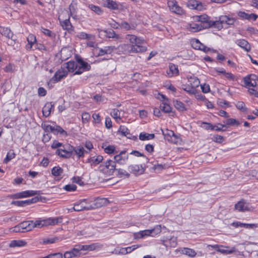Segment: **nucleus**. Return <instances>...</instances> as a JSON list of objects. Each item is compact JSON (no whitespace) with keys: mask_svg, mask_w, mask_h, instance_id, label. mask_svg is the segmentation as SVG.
<instances>
[{"mask_svg":"<svg viewBox=\"0 0 258 258\" xmlns=\"http://www.w3.org/2000/svg\"><path fill=\"white\" fill-rule=\"evenodd\" d=\"M103 158L101 155H98L97 156H93L89 158L87 160V162L91 163V165H96L99 164L102 161Z\"/></svg>","mask_w":258,"mask_h":258,"instance_id":"nucleus-31","label":"nucleus"},{"mask_svg":"<svg viewBox=\"0 0 258 258\" xmlns=\"http://www.w3.org/2000/svg\"><path fill=\"white\" fill-rule=\"evenodd\" d=\"M99 168L103 173L109 175H112L116 169L115 161L112 160H108L104 164H101Z\"/></svg>","mask_w":258,"mask_h":258,"instance_id":"nucleus-3","label":"nucleus"},{"mask_svg":"<svg viewBox=\"0 0 258 258\" xmlns=\"http://www.w3.org/2000/svg\"><path fill=\"white\" fill-rule=\"evenodd\" d=\"M189 31L192 32H196L203 29V27L202 24L193 23L189 25V26L187 28Z\"/></svg>","mask_w":258,"mask_h":258,"instance_id":"nucleus-35","label":"nucleus"},{"mask_svg":"<svg viewBox=\"0 0 258 258\" xmlns=\"http://www.w3.org/2000/svg\"><path fill=\"white\" fill-rule=\"evenodd\" d=\"M125 39L132 44L131 45H137L139 48L141 47H146L143 45L145 43V40L143 38L138 37L134 35H126Z\"/></svg>","mask_w":258,"mask_h":258,"instance_id":"nucleus-7","label":"nucleus"},{"mask_svg":"<svg viewBox=\"0 0 258 258\" xmlns=\"http://www.w3.org/2000/svg\"><path fill=\"white\" fill-rule=\"evenodd\" d=\"M38 200H39V198L38 197H35L30 200H25V201H23L24 203V206H26V205H30L32 203H36L37 202V201H38Z\"/></svg>","mask_w":258,"mask_h":258,"instance_id":"nucleus-60","label":"nucleus"},{"mask_svg":"<svg viewBox=\"0 0 258 258\" xmlns=\"http://www.w3.org/2000/svg\"><path fill=\"white\" fill-rule=\"evenodd\" d=\"M78 37L81 39L90 40L93 38V36L91 34L82 32L78 34Z\"/></svg>","mask_w":258,"mask_h":258,"instance_id":"nucleus-49","label":"nucleus"},{"mask_svg":"<svg viewBox=\"0 0 258 258\" xmlns=\"http://www.w3.org/2000/svg\"><path fill=\"white\" fill-rule=\"evenodd\" d=\"M108 203L109 201L106 198H97L90 202L89 205L90 210L97 209L106 206Z\"/></svg>","mask_w":258,"mask_h":258,"instance_id":"nucleus-8","label":"nucleus"},{"mask_svg":"<svg viewBox=\"0 0 258 258\" xmlns=\"http://www.w3.org/2000/svg\"><path fill=\"white\" fill-rule=\"evenodd\" d=\"M96 248V244L93 243L90 245H81L80 248H79L80 250H93L95 249Z\"/></svg>","mask_w":258,"mask_h":258,"instance_id":"nucleus-52","label":"nucleus"},{"mask_svg":"<svg viewBox=\"0 0 258 258\" xmlns=\"http://www.w3.org/2000/svg\"><path fill=\"white\" fill-rule=\"evenodd\" d=\"M68 71L63 67H61L54 74V75L50 79V82L56 83L60 81L63 78L68 76Z\"/></svg>","mask_w":258,"mask_h":258,"instance_id":"nucleus-5","label":"nucleus"},{"mask_svg":"<svg viewBox=\"0 0 258 258\" xmlns=\"http://www.w3.org/2000/svg\"><path fill=\"white\" fill-rule=\"evenodd\" d=\"M183 252L190 257H195L197 254L196 252L194 249L189 248H184Z\"/></svg>","mask_w":258,"mask_h":258,"instance_id":"nucleus-50","label":"nucleus"},{"mask_svg":"<svg viewBox=\"0 0 258 258\" xmlns=\"http://www.w3.org/2000/svg\"><path fill=\"white\" fill-rule=\"evenodd\" d=\"M63 169L59 166H55L51 170V173L54 176L60 175L63 173Z\"/></svg>","mask_w":258,"mask_h":258,"instance_id":"nucleus-46","label":"nucleus"},{"mask_svg":"<svg viewBox=\"0 0 258 258\" xmlns=\"http://www.w3.org/2000/svg\"><path fill=\"white\" fill-rule=\"evenodd\" d=\"M118 49L122 51L123 53H140L145 52L147 50V47L139 48L137 45H131L130 44H122L118 46Z\"/></svg>","mask_w":258,"mask_h":258,"instance_id":"nucleus-2","label":"nucleus"},{"mask_svg":"<svg viewBox=\"0 0 258 258\" xmlns=\"http://www.w3.org/2000/svg\"><path fill=\"white\" fill-rule=\"evenodd\" d=\"M208 247H211L213 248H214L215 250H216L218 252H220L222 253H224V254H230V253H231L232 252V250H225V249H221L220 248V246L219 245H217V244H216V245H209L208 246ZM221 247H222V246H221Z\"/></svg>","mask_w":258,"mask_h":258,"instance_id":"nucleus-43","label":"nucleus"},{"mask_svg":"<svg viewBox=\"0 0 258 258\" xmlns=\"http://www.w3.org/2000/svg\"><path fill=\"white\" fill-rule=\"evenodd\" d=\"M60 24L63 29L70 30L72 28V25L70 21V18L61 21L59 19Z\"/></svg>","mask_w":258,"mask_h":258,"instance_id":"nucleus-34","label":"nucleus"},{"mask_svg":"<svg viewBox=\"0 0 258 258\" xmlns=\"http://www.w3.org/2000/svg\"><path fill=\"white\" fill-rule=\"evenodd\" d=\"M77 70L74 73V75H80L84 72L88 71L91 69V66L88 62L84 61L81 57H77Z\"/></svg>","mask_w":258,"mask_h":258,"instance_id":"nucleus-4","label":"nucleus"},{"mask_svg":"<svg viewBox=\"0 0 258 258\" xmlns=\"http://www.w3.org/2000/svg\"><path fill=\"white\" fill-rule=\"evenodd\" d=\"M112 253L116 254H127V251L125 247H122L119 249H115Z\"/></svg>","mask_w":258,"mask_h":258,"instance_id":"nucleus-58","label":"nucleus"},{"mask_svg":"<svg viewBox=\"0 0 258 258\" xmlns=\"http://www.w3.org/2000/svg\"><path fill=\"white\" fill-rule=\"evenodd\" d=\"M15 157V154L13 151L8 152L6 158L3 160L4 163L7 164L10 161L14 158Z\"/></svg>","mask_w":258,"mask_h":258,"instance_id":"nucleus-47","label":"nucleus"},{"mask_svg":"<svg viewBox=\"0 0 258 258\" xmlns=\"http://www.w3.org/2000/svg\"><path fill=\"white\" fill-rule=\"evenodd\" d=\"M254 80H256V76L254 75H250L244 77L243 80L245 86L249 89L251 86V81Z\"/></svg>","mask_w":258,"mask_h":258,"instance_id":"nucleus-32","label":"nucleus"},{"mask_svg":"<svg viewBox=\"0 0 258 258\" xmlns=\"http://www.w3.org/2000/svg\"><path fill=\"white\" fill-rule=\"evenodd\" d=\"M223 123H224L227 125L238 126L240 124V122L238 120L232 118L226 119L223 121Z\"/></svg>","mask_w":258,"mask_h":258,"instance_id":"nucleus-44","label":"nucleus"},{"mask_svg":"<svg viewBox=\"0 0 258 258\" xmlns=\"http://www.w3.org/2000/svg\"><path fill=\"white\" fill-rule=\"evenodd\" d=\"M106 2L108 8L113 10L118 9V5L115 2L112 0H106Z\"/></svg>","mask_w":258,"mask_h":258,"instance_id":"nucleus-48","label":"nucleus"},{"mask_svg":"<svg viewBox=\"0 0 258 258\" xmlns=\"http://www.w3.org/2000/svg\"><path fill=\"white\" fill-rule=\"evenodd\" d=\"M129 171L135 174H141L144 173L145 169L141 165H133L128 166Z\"/></svg>","mask_w":258,"mask_h":258,"instance_id":"nucleus-15","label":"nucleus"},{"mask_svg":"<svg viewBox=\"0 0 258 258\" xmlns=\"http://www.w3.org/2000/svg\"><path fill=\"white\" fill-rule=\"evenodd\" d=\"M0 33L9 39H13V33L7 27L0 26Z\"/></svg>","mask_w":258,"mask_h":258,"instance_id":"nucleus-28","label":"nucleus"},{"mask_svg":"<svg viewBox=\"0 0 258 258\" xmlns=\"http://www.w3.org/2000/svg\"><path fill=\"white\" fill-rule=\"evenodd\" d=\"M209 23H210L206 24V27H208V28L214 27L215 28H216L219 30H221L223 28V24L222 23V22L220 21V18H219V20L217 21L211 20V21H210Z\"/></svg>","mask_w":258,"mask_h":258,"instance_id":"nucleus-27","label":"nucleus"},{"mask_svg":"<svg viewBox=\"0 0 258 258\" xmlns=\"http://www.w3.org/2000/svg\"><path fill=\"white\" fill-rule=\"evenodd\" d=\"M115 171L117 173V175H119L120 177L123 176H126L127 177L130 176V174L124 169L116 168Z\"/></svg>","mask_w":258,"mask_h":258,"instance_id":"nucleus-57","label":"nucleus"},{"mask_svg":"<svg viewBox=\"0 0 258 258\" xmlns=\"http://www.w3.org/2000/svg\"><path fill=\"white\" fill-rule=\"evenodd\" d=\"M162 132L164 136V138L168 142L176 144L178 142V138L174 133L168 129L162 130Z\"/></svg>","mask_w":258,"mask_h":258,"instance_id":"nucleus-9","label":"nucleus"},{"mask_svg":"<svg viewBox=\"0 0 258 258\" xmlns=\"http://www.w3.org/2000/svg\"><path fill=\"white\" fill-rule=\"evenodd\" d=\"M88 152L86 151L82 146H77L75 148L74 155H75L79 159L84 156L85 153H88Z\"/></svg>","mask_w":258,"mask_h":258,"instance_id":"nucleus-29","label":"nucleus"},{"mask_svg":"<svg viewBox=\"0 0 258 258\" xmlns=\"http://www.w3.org/2000/svg\"><path fill=\"white\" fill-rule=\"evenodd\" d=\"M53 134L54 135H57L60 134L64 136H67L68 134L62 127L59 125H55L53 127Z\"/></svg>","mask_w":258,"mask_h":258,"instance_id":"nucleus-42","label":"nucleus"},{"mask_svg":"<svg viewBox=\"0 0 258 258\" xmlns=\"http://www.w3.org/2000/svg\"><path fill=\"white\" fill-rule=\"evenodd\" d=\"M54 108V104L51 102H47L42 108V113L44 116L48 117L52 109Z\"/></svg>","mask_w":258,"mask_h":258,"instance_id":"nucleus-17","label":"nucleus"},{"mask_svg":"<svg viewBox=\"0 0 258 258\" xmlns=\"http://www.w3.org/2000/svg\"><path fill=\"white\" fill-rule=\"evenodd\" d=\"M64 68L67 71L68 73L69 72H75L77 70V61H70L68 62H67L65 64Z\"/></svg>","mask_w":258,"mask_h":258,"instance_id":"nucleus-25","label":"nucleus"},{"mask_svg":"<svg viewBox=\"0 0 258 258\" xmlns=\"http://www.w3.org/2000/svg\"><path fill=\"white\" fill-rule=\"evenodd\" d=\"M88 7L91 11L98 15H101L102 13L101 9L98 6L94 5H89Z\"/></svg>","mask_w":258,"mask_h":258,"instance_id":"nucleus-51","label":"nucleus"},{"mask_svg":"<svg viewBox=\"0 0 258 258\" xmlns=\"http://www.w3.org/2000/svg\"><path fill=\"white\" fill-rule=\"evenodd\" d=\"M82 119L83 123L88 122L90 119V115L87 112H84L82 115Z\"/></svg>","mask_w":258,"mask_h":258,"instance_id":"nucleus-62","label":"nucleus"},{"mask_svg":"<svg viewBox=\"0 0 258 258\" xmlns=\"http://www.w3.org/2000/svg\"><path fill=\"white\" fill-rule=\"evenodd\" d=\"M202 44V43H201L200 41L198 39L193 41L192 42V47L197 49L200 50L201 48Z\"/></svg>","mask_w":258,"mask_h":258,"instance_id":"nucleus-64","label":"nucleus"},{"mask_svg":"<svg viewBox=\"0 0 258 258\" xmlns=\"http://www.w3.org/2000/svg\"><path fill=\"white\" fill-rule=\"evenodd\" d=\"M20 228L24 232L30 231L33 229L32 221H24L19 224Z\"/></svg>","mask_w":258,"mask_h":258,"instance_id":"nucleus-21","label":"nucleus"},{"mask_svg":"<svg viewBox=\"0 0 258 258\" xmlns=\"http://www.w3.org/2000/svg\"><path fill=\"white\" fill-rule=\"evenodd\" d=\"M41 127L44 130L45 133H53V127L54 126H51L46 121H44L41 124Z\"/></svg>","mask_w":258,"mask_h":258,"instance_id":"nucleus-41","label":"nucleus"},{"mask_svg":"<svg viewBox=\"0 0 258 258\" xmlns=\"http://www.w3.org/2000/svg\"><path fill=\"white\" fill-rule=\"evenodd\" d=\"M167 74L169 77L178 75L179 71L177 66L172 63H169V69L167 71Z\"/></svg>","mask_w":258,"mask_h":258,"instance_id":"nucleus-16","label":"nucleus"},{"mask_svg":"<svg viewBox=\"0 0 258 258\" xmlns=\"http://www.w3.org/2000/svg\"><path fill=\"white\" fill-rule=\"evenodd\" d=\"M60 149H57L55 152V154L61 157V155H64V154H67V145H64L62 144V146Z\"/></svg>","mask_w":258,"mask_h":258,"instance_id":"nucleus-53","label":"nucleus"},{"mask_svg":"<svg viewBox=\"0 0 258 258\" xmlns=\"http://www.w3.org/2000/svg\"><path fill=\"white\" fill-rule=\"evenodd\" d=\"M186 5L189 9L198 11H202L205 9L206 7V5L197 0L188 1Z\"/></svg>","mask_w":258,"mask_h":258,"instance_id":"nucleus-11","label":"nucleus"},{"mask_svg":"<svg viewBox=\"0 0 258 258\" xmlns=\"http://www.w3.org/2000/svg\"><path fill=\"white\" fill-rule=\"evenodd\" d=\"M160 109L165 113H169L171 111V107L167 102H162L160 104Z\"/></svg>","mask_w":258,"mask_h":258,"instance_id":"nucleus-45","label":"nucleus"},{"mask_svg":"<svg viewBox=\"0 0 258 258\" xmlns=\"http://www.w3.org/2000/svg\"><path fill=\"white\" fill-rule=\"evenodd\" d=\"M75 147L71 146V145H67V154L64 155H61V157L63 158H70L74 155V150Z\"/></svg>","mask_w":258,"mask_h":258,"instance_id":"nucleus-33","label":"nucleus"},{"mask_svg":"<svg viewBox=\"0 0 258 258\" xmlns=\"http://www.w3.org/2000/svg\"><path fill=\"white\" fill-rule=\"evenodd\" d=\"M236 43L239 46L243 48L247 52L250 50V46L249 43L244 39L237 40Z\"/></svg>","mask_w":258,"mask_h":258,"instance_id":"nucleus-30","label":"nucleus"},{"mask_svg":"<svg viewBox=\"0 0 258 258\" xmlns=\"http://www.w3.org/2000/svg\"><path fill=\"white\" fill-rule=\"evenodd\" d=\"M62 218L61 217L56 218H49L42 220L32 221L33 229L35 227L41 228L48 225H54L61 223Z\"/></svg>","mask_w":258,"mask_h":258,"instance_id":"nucleus-1","label":"nucleus"},{"mask_svg":"<svg viewBox=\"0 0 258 258\" xmlns=\"http://www.w3.org/2000/svg\"><path fill=\"white\" fill-rule=\"evenodd\" d=\"M220 21L222 22L223 26L224 25H233L235 19L233 18H231L226 15L221 16L220 17Z\"/></svg>","mask_w":258,"mask_h":258,"instance_id":"nucleus-22","label":"nucleus"},{"mask_svg":"<svg viewBox=\"0 0 258 258\" xmlns=\"http://www.w3.org/2000/svg\"><path fill=\"white\" fill-rule=\"evenodd\" d=\"M86 200H84L80 203L75 204L73 209L75 211L79 212L83 210H90L89 206H85Z\"/></svg>","mask_w":258,"mask_h":258,"instance_id":"nucleus-24","label":"nucleus"},{"mask_svg":"<svg viewBox=\"0 0 258 258\" xmlns=\"http://www.w3.org/2000/svg\"><path fill=\"white\" fill-rule=\"evenodd\" d=\"M81 252L80 249L76 248H74L70 251H66L63 255L64 258H72L80 256Z\"/></svg>","mask_w":258,"mask_h":258,"instance_id":"nucleus-18","label":"nucleus"},{"mask_svg":"<svg viewBox=\"0 0 258 258\" xmlns=\"http://www.w3.org/2000/svg\"><path fill=\"white\" fill-rule=\"evenodd\" d=\"M232 225L237 227L238 226L245 227L246 228H253L254 227H257L256 224H245V223H242L240 222H234L232 223Z\"/></svg>","mask_w":258,"mask_h":258,"instance_id":"nucleus-40","label":"nucleus"},{"mask_svg":"<svg viewBox=\"0 0 258 258\" xmlns=\"http://www.w3.org/2000/svg\"><path fill=\"white\" fill-rule=\"evenodd\" d=\"M110 114L111 116L113 117L117 121H118V119L120 120V111L117 109H113Z\"/></svg>","mask_w":258,"mask_h":258,"instance_id":"nucleus-54","label":"nucleus"},{"mask_svg":"<svg viewBox=\"0 0 258 258\" xmlns=\"http://www.w3.org/2000/svg\"><path fill=\"white\" fill-rule=\"evenodd\" d=\"M236 107L237 108L243 112H246L247 111V109L245 107V104L242 101H238L236 104Z\"/></svg>","mask_w":258,"mask_h":258,"instance_id":"nucleus-56","label":"nucleus"},{"mask_svg":"<svg viewBox=\"0 0 258 258\" xmlns=\"http://www.w3.org/2000/svg\"><path fill=\"white\" fill-rule=\"evenodd\" d=\"M28 44L26 45L27 50H31L33 45L37 42L35 36L32 34H30L27 38Z\"/></svg>","mask_w":258,"mask_h":258,"instance_id":"nucleus-20","label":"nucleus"},{"mask_svg":"<svg viewBox=\"0 0 258 258\" xmlns=\"http://www.w3.org/2000/svg\"><path fill=\"white\" fill-rule=\"evenodd\" d=\"M63 189L68 191H73L76 190L77 186L74 184H68L64 186Z\"/></svg>","mask_w":258,"mask_h":258,"instance_id":"nucleus-61","label":"nucleus"},{"mask_svg":"<svg viewBox=\"0 0 258 258\" xmlns=\"http://www.w3.org/2000/svg\"><path fill=\"white\" fill-rule=\"evenodd\" d=\"M197 20L201 22L200 24H202L204 29L208 28V27H206V24L210 23L209 22L211 21V20H210V18L207 15H203L198 16Z\"/></svg>","mask_w":258,"mask_h":258,"instance_id":"nucleus-23","label":"nucleus"},{"mask_svg":"<svg viewBox=\"0 0 258 258\" xmlns=\"http://www.w3.org/2000/svg\"><path fill=\"white\" fill-rule=\"evenodd\" d=\"M173 105L174 107L180 111H184L186 110L184 104L182 102L177 100H173Z\"/></svg>","mask_w":258,"mask_h":258,"instance_id":"nucleus-37","label":"nucleus"},{"mask_svg":"<svg viewBox=\"0 0 258 258\" xmlns=\"http://www.w3.org/2000/svg\"><path fill=\"white\" fill-rule=\"evenodd\" d=\"M168 5L170 10L172 12L178 15H181L183 12L181 7L178 6L176 2L173 1H169Z\"/></svg>","mask_w":258,"mask_h":258,"instance_id":"nucleus-14","label":"nucleus"},{"mask_svg":"<svg viewBox=\"0 0 258 258\" xmlns=\"http://www.w3.org/2000/svg\"><path fill=\"white\" fill-rule=\"evenodd\" d=\"M39 191L36 190H26L17 193L16 196L17 198H24L33 196L38 194Z\"/></svg>","mask_w":258,"mask_h":258,"instance_id":"nucleus-19","label":"nucleus"},{"mask_svg":"<svg viewBox=\"0 0 258 258\" xmlns=\"http://www.w3.org/2000/svg\"><path fill=\"white\" fill-rule=\"evenodd\" d=\"M120 27L126 30L134 29L135 28V26H134V25L130 24L126 21L121 22L120 23Z\"/></svg>","mask_w":258,"mask_h":258,"instance_id":"nucleus-55","label":"nucleus"},{"mask_svg":"<svg viewBox=\"0 0 258 258\" xmlns=\"http://www.w3.org/2000/svg\"><path fill=\"white\" fill-rule=\"evenodd\" d=\"M155 135L154 134H148L141 133L139 135V139L141 141L149 140L154 139Z\"/></svg>","mask_w":258,"mask_h":258,"instance_id":"nucleus-39","label":"nucleus"},{"mask_svg":"<svg viewBox=\"0 0 258 258\" xmlns=\"http://www.w3.org/2000/svg\"><path fill=\"white\" fill-rule=\"evenodd\" d=\"M103 148H104L105 152L109 154L113 153L115 150V147L112 145H109L105 148L104 146H103Z\"/></svg>","mask_w":258,"mask_h":258,"instance_id":"nucleus-59","label":"nucleus"},{"mask_svg":"<svg viewBox=\"0 0 258 258\" xmlns=\"http://www.w3.org/2000/svg\"><path fill=\"white\" fill-rule=\"evenodd\" d=\"M202 127L206 130H214L215 129V126L213 125L210 123L203 122L202 123Z\"/></svg>","mask_w":258,"mask_h":258,"instance_id":"nucleus-63","label":"nucleus"},{"mask_svg":"<svg viewBox=\"0 0 258 258\" xmlns=\"http://www.w3.org/2000/svg\"><path fill=\"white\" fill-rule=\"evenodd\" d=\"M235 209L239 212H245L252 211L254 208L250 204L242 200L235 205Z\"/></svg>","mask_w":258,"mask_h":258,"instance_id":"nucleus-10","label":"nucleus"},{"mask_svg":"<svg viewBox=\"0 0 258 258\" xmlns=\"http://www.w3.org/2000/svg\"><path fill=\"white\" fill-rule=\"evenodd\" d=\"M118 132L121 133V134L125 136L128 139H136V137L135 136H132V135L130 133L128 129L123 125L120 126Z\"/></svg>","mask_w":258,"mask_h":258,"instance_id":"nucleus-26","label":"nucleus"},{"mask_svg":"<svg viewBox=\"0 0 258 258\" xmlns=\"http://www.w3.org/2000/svg\"><path fill=\"white\" fill-rule=\"evenodd\" d=\"M115 49L116 48L114 46H104L103 48L98 47L96 49V50L98 51L97 56L111 54Z\"/></svg>","mask_w":258,"mask_h":258,"instance_id":"nucleus-13","label":"nucleus"},{"mask_svg":"<svg viewBox=\"0 0 258 258\" xmlns=\"http://www.w3.org/2000/svg\"><path fill=\"white\" fill-rule=\"evenodd\" d=\"M26 245V242L22 240H14L12 241L9 246L11 247H21L24 246Z\"/></svg>","mask_w":258,"mask_h":258,"instance_id":"nucleus-36","label":"nucleus"},{"mask_svg":"<svg viewBox=\"0 0 258 258\" xmlns=\"http://www.w3.org/2000/svg\"><path fill=\"white\" fill-rule=\"evenodd\" d=\"M104 33H105L106 37L109 38H114L117 39L119 38V35L116 34L112 29L105 30L104 31Z\"/></svg>","mask_w":258,"mask_h":258,"instance_id":"nucleus-38","label":"nucleus"},{"mask_svg":"<svg viewBox=\"0 0 258 258\" xmlns=\"http://www.w3.org/2000/svg\"><path fill=\"white\" fill-rule=\"evenodd\" d=\"M161 232V226H157L154 229L151 230H145L140 231L136 234V237L138 238H141L145 236H154V235L157 234Z\"/></svg>","mask_w":258,"mask_h":258,"instance_id":"nucleus-6","label":"nucleus"},{"mask_svg":"<svg viewBox=\"0 0 258 258\" xmlns=\"http://www.w3.org/2000/svg\"><path fill=\"white\" fill-rule=\"evenodd\" d=\"M128 158V156L126 154L125 151H121L119 154L115 155L113 157L114 161L115 163L120 165L125 164Z\"/></svg>","mask_w":258,"mask_h":258,"instance_id":"nucleus-12","label":"nucleus"}]
</instances>
